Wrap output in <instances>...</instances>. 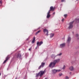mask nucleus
<instances>
[{"instance_id":"obj_1","label":"nucleus","mask_w":79,"mask_h":79,"mask_svg":"<svg viewBox=\"0 0 79 79\" xmlns=\"http://www.w3.org/2000/svg\"><path fill=\"white\" fill-rule=\"evenodd\" d=\"M60 61V59H57L55 60H53V62H52L51 63H50L49 64V67H51V68H54L55 66V65L56 63H58Z\"/></svg>"},{"instance_id":"obj_2","label":"nucleus","mask_w":79,"mask_h":79,"mask_svg":"<svg viewBox=\"0 0 79 79\" xmlns=\"http://www.w3.org/2000/svg\"><path fill=\"white\" fill-rule=\"evenodd\" d=\"M15 58H21V54L20 53H17L15 54Z\"/></svg>"},{"instance_id":"obj_3","label":"nucleus","mask_w":79,"mask_h":79,"mask_svg":"<svg viewBox=\"0 0 79 79\" xmlns=\"http://www.w3.org/2000/svg\"><path fill=\"white\" fill-rule=\"evenodd\" d=\"M43 31L44 34H45L46 32V33L45 34L46 35H47V36H48V35L49 31L48 30V29L46 28H45L43 29Z\"/></svg>"},{"instance_id":"obj_4","label":"nucleus","mask_w":79,"mask_h":79,"mask_svg":"<svg viewBox=\"0 0 79 79\" xmlns=\"http://www.w3.org/2000/svg\"><path fill=\"white\" fill-rule=\"evenodd\" d=\"M73 23H74V21L70 22L69 24V26L68 27L69 29H72L73 27Z\"/></svg>"},{"instance_id":"obj_5","label":"nucleus","mask_w":79,"mask_h":79,"mask_svg":"<svg viewBox=\"0 0 79 79\" xmlns=\"http://www.w3.org/2000/svg\"><path fill=\"white\" fill-rule=\"evenodd\" d=\"M39 73H40V77H41L42 76L44 75V73H45V71H41Z\"/></svg>"},{"instance_id":"obj_6","label":"nucleus","mask_w":79,"mask_h":79,"mask_svg":"<svg viewBox=\"0 0 79 79\" xmlns=\"http://www.w3.org/2000/svg\"><path fill=\"white\" fill-rule=\"evenodd\" d=\"M43 44V42L41 41L40 42H37V47H38V46H40V45H41L42 44Z\"/></svg>"},{"instance_id":"obj_7","label":"nucleus","mask_w":79,"mask_h":79,"mask_svg":"<svg viewBox=\"0 0 79 79\" xmlns=\"http://www.w3.org/2000/svg\"><path fill=\"white\" fill-rule=\"evenodd\" d=\"M66 44L65 43H63L60 44V46L61 48H63L65 47Z\"/></svg>"},{"instance_id":"obj_8","label":"nucleus","mask_w":79,"mask_h":79,"mask_svg":"<svg viewBox=\"0 0 79 79\" xmlns=\"http://www.w3.org/2000/svg\"><path fill=\"white\" fill-rule=\"evenodd\" d=\"M50 11H53L54 10H55V8L53 7V6H51L50 7V10H49Z\"/></svg>"},{"instance_id":"obj_9","label":"nucleus","mask_w":79,"mask_h":79,"mask_svg":"<svg viewBox=\"0 0 79 79\" xmlns=\"http://www.w3.org/2000/svg\"><path fill=\"white\" fill-rule=\"evenodd\" d=\"M9 58H9V57H8V56H7V57L6 58V60L3 62V64H5V63H6V61H7L8 60V59H9Z\"/></svg>"},{"instance_id":"obj_10","label":"nucleus","mask_w":79,"mask_h":79,"mask_svg":"<svg viewBox=\"0 0 79 79\" xmlns=\"http://www.w3.org/2000/svg\"><path fill=\"white\" fill-rule=\"evenodd\" d=\"M69 69L70 71H72L74 70V67L73 66H71L69 68Z\"/></svg>"},{"instance_id":"obj_11","label":"nucleus","mask_w":79,"mask_h":79,"mask_svg":"<svg viewBox=\"0 0 79 79\" xmlns=\"http://www.w3.org/2000/svg\"><path fill=\"white\" fill-rule=\"evenodd\" d=\"M71 37H68L67 40V42L68 43H69V42H71Z\"/></svg>"},{"instance_id":"obj_12","label":"nucleus","mask_w":79,"mask_h":79,"mask_svg":"<svg viewBox=\"0 0 79 79\" xmlns=\"http://www.w3.org/2000/svg\"><path fill=\"white\" fill-rule=\"evenodd\" d=\"M57 72V70L54 69L52 70V73L53 74H55V73H56Z\"/></svg>"},{"instance_id":"obj_13","label":"nucleus","mask_w":79,"mask_h":79,"mask_svg":"<svg viewBox=\"0 0 79 79\" xmlns=\"http://www.w3.org/2000/svg\"><path fill=\"white\" fill-rule=\"evenodd\" d=\"M35 37H34L32 41V44H34L35 42Z\"/></svg>"},{"instance_id":"obj_14","label":"nucleus","mask_w":79,"mask_h":79,"mask_svg":"<svg viewBox=\"0 0 79 79\" xmlns=\"http://www.w3.org/2000/svg\"><path fill=\"white\" fill-rule=\"evenodd\" d=\"M41 65V66L42 68H43L44 66L45 65V63H42Z\"/></svg>"},{"instance_id":"obj_15","label":"nucleus","mask_w":79,"mask_h":79,"mask_svg":"<svg viewBox=\"0 0 79 79\" xmlns=\"http://www.w3.org/2000/svg\"><path fill=\"white\" fill-rule=\"evenodd\" d=\"M56 56H55L53 54V55H52L51 57L53 59V58H55Z\"/></svg>"},{"instance_id":"obj_16","label":"nucleus","mask_w":79,"mask_h":79,"mask_svg":"<svg viewBox=\"0 0 79 79\" xmlns=\"http://www.w3.org/2000/svg\"><path fill=\"white\" fill-rule=\"evenodd\" d=\"M53 36H54V34L51 33V34H50V37L51 38H52V37H53Z\"/></svg>"},{"instance_id":"obj_17","label":"nucleus","mask_w":79,"mask_h":79,"mask_svg":"<svg viewBox=\"0 0 79 79\" xmlns=\"http://www.w3.org/2000/svg\"><path fill=\"white\" fill-rule=\"evenodd\" d=\"M51 16V15H50L47 14V18L48 19V18H50V17Z\"/></svg>"},{"instance_id":"obj_18","label":"nucleus","mask_w":79,"mask_h":79,"mask_svg":"<svg viewBox=\"0 0 79 79\" xmlns=\"http://www.w3.org/2000/svg\"><path fill=\"white\" fill-rule=\"evenodd\" d=\"M41 32V30H39L36 33V35H37L39 34V33H40V32Z\"/></svg>"},{"instance_id":"obj_19","label":"nucleus","mask_w":79,"mask_h":79,"mask_svg":"<svg viewBox=\"0 0 79 79\" xmlns=\"http://www.w3.org/2000/svg\"><path fill=\"white\" fill-rule=\"evenodd\" d=\"M75 21L77 22V23H79V19H76Z\"/></svg>"},{"instance_id":"obj_20","label":"nucleus","mask_w":79,"mask_h":79,"mask_svg":"<svg viewBox=\"0 0 79 79\" xmlns=\"http://www.w3.org/2000/svg\"><path fill=\"white\" fill-rule=\"evenodd\" d=\"M40 74V73H37L36 74V77H38L39 76Z\"/></svg>"},{"instance_id":"obj_21","label":"nucleus","mask_w":79,"mask_h":79,"mask_svg":"<svg viewBox=\"0 0 79 79\" xmlns=\"http://www.w3.org/2000/svg\"><path fill=\"white\" fill-rule=\"evenodd\" d=\"M62 55V53H60V54H58L57 56H61V55Z\"/></svg>"},{"instance_id":"obj_22","label":"nucleus","mask_w":79,"mask_h":79,"mask_svg":"<svg viewBox=\"0 0 79 79\" xmlns=\"http://www.w3.org/2000/svg\"><path fill=\"white\" fill-rule=\"evenodd\" d=\"M66 68V66L65 65H64L63 67V69H64Z\"/></svg>"},{"instance_id":"obj_23","label":"nucleus","mask_w":79,"mask_h":79,"mask_svg":"<svg viewBox=\"0 0 79 79\" xmlns=\"http://www.w3.org/2000/svg\"><path fill=\"white\" fill-rule=\"evenodd\" d=\"M50 11V10H49L48 12V13L47 15H50V11Z\"/></svg>"},{"instance_id":"obj_24","label":"nucleus","mask_w":79,"mask_h":79,"mask_svg":"<svg viewBox=\"0 0 79 79\" xmlns=\"http://www.w3.org/2000/svg\"><path fill=\"white\" fill-rule=\"evenodd\" d=\"M41 67H42V66L41 65H40L38 68V69H40V68H41Z\"/></svg>"},{"instance_id":"obj_25","label":"nucleus","mask_w":79,"mask_h":79,"mask_svg":"<svg viewBox=\"0 0 79 79\" xmlns=\"http://www.w3.org/2000/svg\"><path fill=\"white\" fill-rule=\"evenodd\" d=\"M60 71H61V70H57V72H60Z\"/></svg>"},{"instance_id":"obj_26","label":"nucleus","mask_w":79,"mask_h":79,"mask_svg":"<svg viewBox=\"0 0 79 79\" xmlns=\"http://www.w3.org/2000/svg\"><path fill=\"white\" fill-rule=\"evenodd\" d=\"M62 74H62V73H60L59 74V76H62Z\"/></svg>"},{"instance_id":"obj_27","label":"nucleus","mask_w":79,"mask_h":79,"mask_svg":"<svg viewBox=\"0 0 79 79\" xmlns=\"http://www.w3.org/2000/svg\"><path fill=\"white\" fill-rule=\"evenodd\" d=\"M65 79H69V77H65Z\"/></svg>"},{"instance_id":"obj_28","label":"nucleus","mask_w":79,"mask_h":79,"mask_svg":"<svg viewBox=\"0 0 79 79\" xmlns=\"http://www.w3.org/2000/svg\"><path fill=\"white\" fill-rule=\"evenodd\" d=\"M2 0H1L0 1V4H2Z\"/></svg>"},{"instance_id":"obj_29","label":"nucleus","mask_w":79,"mask_h":79,"mask_svg":"<svg viewBox=\"0 0 79 79\" xmlns=\"http://www.w3.org/2000/svg\"><path fill=\"white\" fill-rule=\"evenodd\" d=\"M64 16L65 17H66L67 16V15L65 14L64 15Z\"/></svg>"},{"instance_id":"obj_30","label":"nucleus","mask_w":79,"mask_h":79,"mask_svg":"<svg viewBox=\"0 0 79 79\" xmlns=\"http://www.w3.org/2000/svg\"><path fill=\"white\" fill-rule=\"evenodd\" d=\"M76 37H78V36H79V35H78V34H76Z\"/></svg>"},{"instance_id":"obj_31","label":"nucleus","mask_w":79,"mask_h":79,"mask_svg":"<svg viewBox=\"0 0 79 79\" xmlns=\"http://www.w3.org/2000/svg\"><path fill=\"white\" fill-rule=\"evenodd\" d=\"M64 19H62V21L63 22L64 21Z\"/></svg>"},{"instance_id":"obj_32","label":"nucleus","mask_w":79,"mask_h":79,"mask_svg":"<svg viewBox=\"0 0 79 79\" xmlns=\"http://www.w3.org/2000/svg\"><path fill=\"white\" fill-rule=\"evenodd\" d=\"M64 1V0H61V2H63Z\"/></svg>"},{"instance_id":"obj_33","label":"nucleus","mask_w":79,"mask_h":79,"mask_svg":"<svg viewBox=\"0 0 79 79\" xmlns=\"http://www.w3.org/2000/svg\"><path fill=\"white\" fill-rule=\"evenodd\" d=\"M31 48H30V49H29V51H31Z\"/></svg>"},{"instance_id":"obj_34","label":"nucleus","mask_w":79,"mask_h":79,"mask_svg":"<svg viewBox=\"0 0 79 79\" xmlns=\"http://www.w3.org/2000/svg\"><path fill=\"white\" fill-rule=\"evenodd\" d=\"M1 74H2V73H1L0 72V76H1Z\"/></svg>"},{"instance_id":"obj_35","label":"nucleus","mask_w":79,"mask_h":79,"mask_svg":"<svg viewBox=\"0 0 79 79\" xmlns=\"http://www.w3.org/2000/svg\"><path fill=\"white\" fill-rule=\"evenodd\" d=\"M69 74H71V72H70Z\"/></svg>"},{"instance_id":"obj_36","label":"nucleus","mask_w":79,"mask_h":79,"mask_svg":"<svg viewBox=\"0 0 79 79\" xmlns=\"http://www.w3.org/2000/svg\"><path fill=\"white\" fill-rule=\"evenodd\" d=\"M55 12L53 13V15H55Z\"/></svg>"},{"instance_id":"obj_37","label":"nucleus","mask_w":79,"mask_h":79,"mask_svg":"<svg viewBox=\"0 0 79 79\" xmlns=\"http://www.w3.org/2000/svg\"><path fill=\"white\" fill-rule=\"evenodd\" d=\"M37 47H36V48H35V49H37Z\"/></svg>"},{"instance_id":"obj_38","label":"nucleus","mask_w":79,"mask_h":79,"mask_svg":"<svg viewBox=\"0 0 79 79\" xmlns=\"http://www.w3.org/2000/svg\"><path fill=\"white\" fill-rule=\"evenodd\" d=\"M78 39H79V38H77V40H78Z\"/></svg>"},{"instance_id":"obj_39","label":"nucleus","mask_w":79,"mask_h":79,"mask_svg":"<svg viewBox=\"0 0 79 79\" xmlns=\"http://www.w3.org/2000/svg\"><path fill=\"white\" fill-rule=\"evenodd\" d=\"M45 79H47V78H45Z\"/></svg>"},{"instance_id":"obj_40","label":"nucleus","mask_w":79,"mask_h":79,"mask_svg":"<svg viewBox=\"0 0 79 79\" xmlns=\"http://www.w3.org/2000/svg\"><path fill=\"white\" fill-rule=\"evenodd\" d=\"M77 1H78V0H77Z\"/></svg>"}]
</instances>
